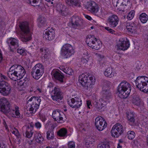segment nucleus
<instances>
[{"label": "nucleus", "instance_id": "obj_1", "mask_svg": "<svg viewBox=\"0 0 148 148\" xmlns=\"http://www.w3.org/2000/svg\"><path fill=\"white\" fill-rule=\"evenodd\" d=\"M25 73V69L21 65H14L11 66L8 72L9 77L11 79L16 81L22 78ZM17 88L19 91L23 90L27 86L25 79L19 80L17 82Z\"/></svg>", "mask_w": 148, "mask_h": 148}, {"label": "nucleus", "instance_id": "obj_2", "mask_svg": "<svg viewBox=\"0 0 148 148\" xmlns=\"http://www.w3.org/2000/svg\"><path fill=\"white\" fill-rule=\"evenodd\" d=\"M19 35L21 40L23 42H27L32 38V32L31 31L28 22H23L20 23Z\"/></svg>", "mask_w": 148, "mask_h": 148}, {"label": "nucleus", "instance_id": "obj_3", "mask_svg": "<svg viewBox=\"0 0 148 148\" xmlns=\"http://www.w3.org/2000/svg\"><path fill=\"white\" fill-rule=\"evenodd\" d=\"M102 93L103 95V98H101L96 102L95 106L99 111L102 112L106 109V101L111 97V94L108 90H103Z\"/></svg>", "mask_w": 148, "mask_h": 148}, {"label": "nucleus", "instance_id": "obj_4", "mask_svg": "<svg viewBox=\"0 0 148 148\" xmlns=\"http://www.w3.org/2000/svg\"><path fill=\"white\" fill-rule=\"evenodd\" d=\"M131 90L130 84L127 82L123 81L118 85L117 88V93L119 95L124 98L128 97Z\"/></svg>", "mask_w": 148, "mask_h": 148}, {"label": "nucleus", "instance_id": "obj_5", "mask_svg": "<svg viewBox=\"0 0 148 148\" xmlns=\"http://www.w3.org/2000/svg\"><path fill=\"white\" fill-rule=\"evenodd\" d=\"M136 87L141 91L148 94V77H138L135 81Z\"/></svg>", "mask_w": 148, "mask_h": 148}, {"label": "nucleus", "instance_id": "obj_6", "mask_svg": "<svg viewBox=\"0 0 148 148\" xmlns=\"http://www.w3.org/2000/svg\"><path fill=\"white\" fill-rule=\"evenodd\" d=\"M95 79L93 76L89 77L88 74H82L81 75L79 78V81L81 85L86 87L91 88L95 82Z\"/></svg>", "mask_w": 148, "mask_h": 148}, {"label": "nucleus", "instance_id": "obj_7", "mask_svg": "<svg viewBox=\"0 0 148 148\" xmlns=\"http://www.w3.org/2000/svg\"><path fill=\"white\" fill-rule=\"evenodd\" d=\"M32 102L30 105L27 108V110L31 114H34L39 108L41 102L40 97H32L28 101V103Z\"/></svg>", "mask_w": 148, "mask_h": 148}, {"label": "nucleus", "instance_id": "obj_8", "mask_svg": "<svg viewBox=\"0 0 148 148\" xmlns=\"http://www.w3.org/2000/svg\"><path fill=\"white\" fill-rule=\"evenodd\" d=\"M86 43L89 47L95 50L100 49L102 47L101 42L93 36L89 35L86 38Z\"/></svg>", "mask_w": 148, "mask_h": 148}, {"label": "nucleus", "instance_id": "obj_9", "mask_svg": "<svg viewBox=\"0 0 148 148\" xmlns=\"http://www.w3.org/2000/svg\"><path fill=\"white\" fill-rule=\"evenodd\" d=\"M75 52L74 47L69 44H66L62 47L61 54L64 58H68L73 55Z\"/></svg>", "mask_w": 148, "mask_h": 148}, {"label": "nucleus", "instance_id": "obj_10", "mask_svg": "<svg viewBox=\"0 0 148 148\" xmlns=\"http://www.w3.org/2000/svg\"><path fill=\"white\" fill-rule=\"evenodd\" d=\"M44 67L42 64H37L33 68V71L32 72L33 77L36 79H39L44 73Z\"/></svg>", "mask_w": 148, "mask_h": 148}, {"label": "nucleus", "instance_id": "obj_11", "mask_svg": "<svg viewBox=\"0 0 148 148\" xmlns=\"http://www.w3.org/2000/svg\"><path fill=\"white\" fill-rule=\"evenodd\" d=\"M10 102L7 99L3 97L0 99V111L7 114L10 112Z\"/></svg>", "mask_w": 148, "mask_h": 148}, {"label": "nucleus", "instance_id": "obj_12", "mask_svg": "<svg viewBox=\"0 0 148 148\" xmlns=\"http://www.w3.org/2000/svg\"><path fill=\"white\" fill-rule=\"evenodd\" d=\"M123 126L120 124L117 123L114 125L111 130V134L112 137L117 138L123 133Z\"/></svg>", "mask_w": 148, "mask_h": 148}, {"label": "nucleus", "instance_id": "obj_13", "mask_svg": "<svg viewBox=\"0 0 148 148\" xmlns=\"http://www.w3.org/2000/svg\"><path fill=\"white\" fill-rule=\"evenodd\" d=\"M95 124L96 128L100 131L105 129L107 125L105 120L101 116H98L95 119Z\"/></svg>", "mask_w": 148, "mask_h": 148}, {"label": "nucleus", "instance_id": "obj_14", "mask_svg": "<svg viewBox=\"0 0 148 148\" xmlns=\"http://www.w3.org/2000/svg\"><path fill=\"white\" fill-rule=\"evenodd\" d=\"M69 105L71 107L77 108H80L82 104V101L78 96H74L68 101Z\"/></svg>", "mask_w": 148, "mask_h": 148}, {"label": "nucleus", "instance_id": "obj_15", "mask_svg": "<svg viewBox=\"0 0 148 148\" xmlns=\"http://www.w3.org/2000/svg\"><path fill=\"white\" fill-rule=\"evenodd\" d=\"M10 85L4 81H0V93L4 96L8 95L10 92Z\"/></svg>", "mask_w": 148, "mask_h": 148}, {"label": "nucleus", "instance_id": "obj_16", "mask_svg": "<svg viewBox=\"0 0 148 148\" xmlns=\"http://www.w3.org/2000/svg\"><path fill=\"white\" fill-rule=\"evenodd\" d=\"M130 46L129 40L126 38H121L118 42L117 49L123 51L127 50Z\"/></svg>", "mask_w": 148, "mask_h": 148}, {"label": "nucleus", "instance_id": "obj_17", "mask_svg": "<svg viewBox=\"0 0 148 148\" xmlns=\"http://www.w3.org/2000/svg\"><path fill=\"white\" fill-rule=\"evenodd\" d=\"M86 8L89 11L94 13H97L98 11V7L96 3L92 1H90L86 4H84Z\"/></svg>", "mask_w": 148, "mask_h": 148}, {"label": "nucleus", "instance_id": "obj_18", "mask_svg": "<svg viewBox=\"0 0 148 148\" xmlns=\"http://www.w3.org/2000/svg\"><path fill=\"white\" fill-rule=\"evenodd\" d=\"M63 113L58 110L53 111L52 117L53 118L58 122L60 123H63L64 122L63 116Z\"/></svg>", "mask_w": 148, "mask_h": 148}, {"label": "nucleus", "instance_id": "obj_19", "mask_svg": "<svg viewBox=\"0 0 148 148\" xmlns=\"http://www.w3.org/2000/svg\"><path fill=\"white\" fill-rule=\"evenodd\" d=\"M107 21L111 27L114 28L118 24L119 18L116 15L112 14L108 17Z\"/></svg>", "mask_w": 148, "mask_h": 148}, {"label": "nucleus", "instance_id": "obj_20", "mask_svg": "<svg viewBox=\"0 0 148 148\" xmlns=\"http://www.w3.org/2000/svg\"><path fill=\"white\" fill-rule=\"evenodd\" d=\"M43 37L46 40H51L54 39L55 33L54 30L52 28L48 29L44 31Z\"/></svg>", "mask_w": 148, "mask_h": 148}, {"label": "nucleus", "instance_id": "obj_21", "mask_svg": "<svg viewBox=\"0 0 148 148\" xmlns=\"http://www.w3.org/2000/svg\"><path fill=\"white\" fill-rule=\"evenodd\" d=\"M130 3L129 0H118L116 4L114 6L120 11H123L125 7Z\"/></svg>", "mask_w": 148, "mask_h": 148}, {"label": "nucleus", "instance_id": "obj_22", "mask_svg": "<svg viewBox=\"0 0 148 148\" xmlns=\"http://www.w3.org/2000/svg\"><path fill=\"white\" fill-rule=\"evenodd\" d=\"M126 27L128 32L134 34H138L140 33V29L138 28L134 23H127Z\"/></svg>", "mask_w": 148, "mask_h": 148}, {"label": "nucleus", "instance_id": "obj_23", "mask_svg": "<svg viewBox=\"0 0 148 148\" xmlns=\"http://www.w3.org/2000/svg\"><path fill=\"white\" fill-rule=\"evenodd\" d=\"M83 54L81 61V64L86 66L88 64V63L91 58V56L90 53L86 50L84 51Z\"/></svg>", "mask_w": 148, "mask_h": 148}, {"label": "nucleus", "instance_id": "obj_24", "mask_svg": "<svg viewBox=\"0 0 148 148\" xmlns=\"http://www.w3.org/2000/svg\"><path fill=\"white\" fill-rule=\"evenodd\" d=\"M51 97L54 101H58L62 100V97L58 88L56 87L54 88L53 91V95H51Z\"/></svg>", "mask_w": 148, "mask_h": 148}, {"label": "nucleus", "instance_id": "obj_25", "mask_svg": "<svg viewBox=\"0 0 148 148\" xmlns=\"http://www.w3.org/2000/svg\"><path fill=\"white\" fill-rule=\"evenodd\" d=\"M104 75L106 77L109 78L115 77L116 73L112 68L108 67L106 69L103 71Z\"/></svg>", "mask_w": 148, "mask_h": 148}, {"label": "nucleus", "instance_id": "obj_26", "mask_svg": "<svg viewBox=\"0 0 148 148\" xmlns=\"http://www.w3.org/2000/svg\"><path fill=\"white\" fill-rule=\"evenodd\" d=\"M51 74L56 79L61 82H63L64 76L61 73L60 71L58 69H54L52 71Z\"/></svg>", "mask_w": 148, "mask_h": 148}, {"label": "nucleus", "instance_id": "obj_27", "mask_svg": "<svg viewBox=\"0 0 148 148\" xmlns=\"http://www.w3.org/2000/svg\"><path fill=\"white\" fill-rule=\"evenodd\" d=\"M6 115L9 114L11 116L14 117L19 118L20 117V114L19 112V108L18 107L16 106L14 109H11L10 108V112Z\"/></svg>", "mask_w": 148, "mask_h": 148}, {"label": "nucleus", "instance_id": "obj_28", "mask_svg": "<svg viewBox=\"0 0 148 148\" xmlns=\"http://www.w3.org/2000/svg\"><path fill=\"white\" fill-rule=\"evenodd\" d=\"M126 114L129 123L131 125H134L135 121L134 112L130 110L127 111L126 112Z\"/></svg>", "mask_w": 148, "mask_h": 148}, {"label": "nucleus", "instance_id": "obj_29", "mask_svg": "<svg viewBox=\"0 0 148 148\" xmlns=\"http://www.w3.org/2000/svg\"><path fill=\"white\" fill-rule=\"evenodd\" d=\"M43 138L41 134L40 133L37 132L35 134L32 142L34 143H41L43 142Z\"/></svg>", "mask_w": 148, "mask_h": 148}, {"label": "nucleus", "instance_id": "obj_30", "mask_svg": "<svg viewBox=\"0 0 148 148\" xmlns=\"http://www.w3.org/2000/svg\"><path fill=\"white\" fill-rule=\"evenodd\" d=\"M130 101L134 105L136 106H139L141 103L139 96L137 95H133L130 99Z\"/></svg>", "mask_w": 148, "mask_h": 148}, {"label": "nucleus", "instance_id": "obj_31", "mask_svg": "<svg viewBox=\"0 0 148 148\" xmlns=\"http://www.w3.org/2000/svg\"><path fill=\"white\" fill-rule=\"evenodd\" d=\"M7 41L8 44L14 47V48H16L18 46V41L16 38H10L8 39Z\"/></svg>", "mask_w": 148, "mask_h": 148}, {"label": "nucleus", "instance_id": "obj_32", "mask_svg": "<svg viewBox=\"0 0 148 148\" xmlns=\"http://www.w3.org/2000/svg\"><path fill=\"white\" fill-rule=\"evenodd\" d=\"M56 9L63 15H65L66 14L65 9L64 8L63 5L60 3L57 4L56 7Z\"/></svg>", "mask_w": 148, "mask_h": 148}, {"label": "nucleus", "instance_id": "obj_33", "mask_svg": "<svg viewBox=\"0 0 148 148\" xmlns=\"http://www.w3.org/2000/svg\"><path fill=\"white\" fill-rule=\"evenodd\" d=\"M79 20L78 17H73L72 18L71 23L73 27L77 28L79 25Z\"/></svg>", "mask_w": 148, "mask_h": 148}, {"label": "nucleus", "instance_id": "obj_34", "mask_svg": "<svg viewBox=\"0 0 148 148\" xmlns=\"http://www.w3.org/2000/svg\"><path fill=\"white\" fill-rule=\"evenodd\" d=\"M139 19L142 23H145L148 21V16L145 13H142L140 15Z\"/></svg>", "mask_w": 148, "mask_h": 148}, {"label": "nucleus", "instance_id": "obj_35", "mask_svg": "<svg viewBox=\"0 0 148 148\" xmlns=\"http://www.w3.org/2000/svg\"><path fill=\"white\" fill-rule=\"evenodd\" d=\"M48 49L45 48H42L40 49V52L41 53V57L44 59H47L48 57V53L47 52Z\"/></svg>", "mask_w": 148, "mask_h": 148}, {"label": "nucleus", "instance_id": "obj_36", "mask_svg": "<svg viewBox=\"0 0 148 148\" xmlns=\"http://www.w3.org/2000/svg\"><path fill=\"white\" fill-rule=\"evenodd\" d=\"M67 130L64 128H62L58 132V134L61 137H66L67 135Z\"/></svg>", "mask_w": 148, "mask_h": 148}, {"label": "nucleus", "instance_id": "obj_37", "mask_svg": "<svg viewBox=\"0 0 148 148\" xmlns=\"http://www.w3.org/2000/svg\"><path fill=\"white\" fill-rule=\"evenodd\" d=\"M135 133L134 131H129L127 132V136L128 139L132 140L135 138Z\"/></svg>", "mask_w": 148, "mask_h": 148}, {"label": "nucleus", "instance_id": "obj_38", "mask_svg": "<svg viewBox=\"0 0 148 148\" xmlns=\"http://www.w3.org/2000/svg\"><path fill=\"white\" fill-rule=\"evenodd\" d=\"M10 131L12 133L15 135L17 138H19L20 135L18 131L14 127L12 126L10 127Z\"/></svg>", "mask_w": 148, "mask_h": 148}, {"label": "nucleus", "instance_id": "obj_39", "mask_svg": "<svg viewBox=\"0 0 148 148\" xmlns=\"http://www.w3.org/2000/svg\"><path fill=\"white\" fill-rule=\"evenodd\" d=\"M135 12L134 10L130 11L128 14L127 18L129 20H131L133 19L134 16Z\"/></svg>", "mask_w": 148, "mask_h": 148}, {"label": "nucleus", "instance_id": "obj_40", "mask_svg": "<svg viewBox=\"0 0 148 148\" xmlns=\"http://www.w3.org/2000/svg\"><path fill=\"white\" fill-rule=\"evenodd\" d=\"M17 52L21 55L25 56L27 54V51L25 49L21 48L17 49Z\"/></svg>", "mask_w": 148, "mask_h": 148}, {"label": "nucleus", "instance_id": "obj_41", "mask_svg": "<svg viewBox=\"0 0 148 148\" xmlns=\"http://www.w3.org/2000/svg\"><path fill=\"white\" fill-rule=\"evenodd\" d=\"M45 18L43 17H40L37 19L38 24L39 26H41L45 22Z\"/></svg>", "mask_w": 148, "mask_h": 148}, {"label": "nucleus", "instance_id": "obj_42", "mask_svg": "<svg viewBox=\"0 0 148 148\" xmlns=\"http://www.w3.org/2000/svg\"><path fill=\"white\" fill-rule=\"evenodd\" d=\"M65 69L64 72L70 75H72L73 74V71L71 68L66 67Z\"/></svg>", "mask_w": 148, "mask_h": 148}, {"label": "nucleus", "instance_id": "obj_43", "mask_svg": "<svg viewBox=\"0 0 148 148\" xmlns=\"http://www.w3.org/2000/svg\"><path fill=\"white\" fill-rule=\"evenodd\" d=\"M54 137V134L52 131H48L47 132V137L48 139H52Z\"/></svg>", "mask_w": 148, "mask_h": 148}, {"label": "nucleus", "instance_id": "obj_44", "mask_svg": "<svg viewBox=\"0 0 148 148\" xmlns=\"http://www.w3.org/2000/svg\"><path fill=\"white\" fill-rule=\"evenodd\" d=\"M28 2H29L31 5L35 6L36 4L38 3V2H40L41 0H27Z\"/></svg>", "mask_w": 148, "mask_h": 148}, {"label": "nucleus", "instance_id": "obj_45", "mask_svg": "<svg viewBox=\"0 0 148 148\" xmlns=\"http://www.w3.org/2000/svg\"><path fill=\"white\" fill-rule=\"evenodd\" d=\"M95 56L96 58L100 60H102L105 58V56L104 55L99 53H96Z\"/></svg>", "mask_w": 148, "mask_h": 148}, {"label": "nucleus", "instance_id": "obj_46", "mask_svg": "<svg viewBox=\"0 0 148 148\" xmlns=\"http://www.w3.org/2000/svg\"><path fill=\"white\" fill-rule=\"evenodd\" d=\"M42 124L38 121L37 122L35 123L34 126L37 129L39 130L42 127Z\"/></svg>", "mask_w": 148, "mask_h": 148}, {"label": "nucleus", "instance_id": "obj_47", "mask_svg": "<svg viewBox=\"0 0 148 148\" xmlns=\"http://www.w3.org/2000/svg\"><path fill=\"white\" fill-rule=\"evenodd\" d=\"M76 128L77 130L81 131L84 129L83 125L82 124L77 125Z\"/></svg>", "mask_w": 148, "mask_h": 148}, {"label": "nucleus", "instance_id": "obj_48", "mask_svg": "<svg viewBox=\"0 0 148 148\" xmlns=\"http://www.w3.org/2000/svg\"><path fill=\"white\" fill-rule=\"evenodd\" d=\"M68 146L69 148H75V144L73 141H70L69 142Z\"/></svg>", "mask_w": 148, "mask_h": 148}, {"label": "nucleus", "instance_id": "obj_49", "mask_svg": "<svg viewBox=\"0 0 148 148\" xmlns=\"http://www.w3.org/2000/svg\"><path fill=\"white\" fill-rule=\"evenodd\" d=\"M104 28L105 29L108 31L109 32L112 34H114V31L113 29H111L109 27H104Z\"/></svg>", "mask_w": 148, "mask_h": 148}, {"label": "nucleus", "instance_id": "obj_50", "mask_svg": "<svg viewBox=\"0 0 148 148\" xmlns=\"http://www.w3.org/2000/svg\"><path fill=\"white\" fill-rule=\"evenodd\" d=\"M33 133L32 132H29L28 131H26V136L28 138H30L33 135Z\"/></svg>", "mask_w": 148, "mask_h": 148}, {"label": "nucleus", "instance_id": "obj_51", "mask_svg": "<svg viewBox=\"0 0 148 148\" xmlns=\"http://www.w3.org/2000/svg\"><path fill=\"white\" fill-rule=\"evenodd\" d=\"M106 145L104 143H101L98 145L97 148H107Z\"/></svg>", "mask_w": 148, "mask_h": 148}, {"label": "nucleus", "instance_id": "obj_52", "mask_svg": "<svg viewBox=\"0 0 148 148\" xmlns=\"http://www.w3.org/2000/svg\"><path fill=\"white\" fill-rule=\"evenodd\" d=\"M86 104L87 107L89 108H90L91 106V102L90 101L88 100L86 101Z\"/></svg>", "mask_w": 148, "mask_h": 148}, {"label": "nucleus", "instance_id": "obj_53", "mask_svg": "<svg viewBox=\"0 0 148 148\" xmlns=\"http://www.w3.org/2000/svg\"><path fill=\"white\" fill-rule=\"evenodd\" d=\"M0 148H7L6 145L3 142L0 143Z\"/></svg>", "mask_w": 148, "mask_h": 148}, {"label": "nucleus", "instance_id": "obj_54", "mask_svg": "<svg viewBox=\"0 0 148 148\" xmlns=\"http://www.w3.org/2000/svg\"><path fill=\"white\" fill-rule=\"evenodd\" d=\"M98 14L100 16H103L105 15V13L104 12V11L103 10H101L100 12H99Z\"/></svg>", "mask_w": 148, "mask_h": 148}, {"label": "nucleus", "instance_id": "obj_55", "mask_svg": "<svg viewBox=\"0 0 148 148\" xmlns=\"http://www.w3.org/2000/svg\"><path fill=\"white\" fill-rule=\"evenodd\" d=\"M84 15L85 18L87 19L90 21L92 20V18L90 16L86 14H84Z\"/></svg>", "mask_w": 148, "mask_h": 148}, {"label": "nucleus", "instance_id": "obj_56", "mask_svg": "<svg viewBox=\"0 0 148 148\" xmlns=\"http://www.w3.org/2000/svg\"><path fill=\"white\" fill-rule=\"evenodd\" d=\"M53 86V84L52 83H49L47 86V88H49V89H51V88H52Z\"/></svg>", "mask_w": 148, "mask_h": 148}, {"label": "nucleus", "instance_id": "obj_57", "mask_svg": "<svg viewBox=\"0 0 148 148\" xmlns=\"http://www.w3.org/2000/svg\"><path fill=\"white\" fill-rule=\"evenodd\" d=\"M0 76L2 79H6L7 78L6 77L2 74H0Z\"/></svg>", "mask_w": 148, "mask_h": 148}, {"label": "nucleus", "instance_id": "obj_58", "mask_svg": "<svg viewBox=\"0 0 148 148\" xmlns=\"http://www.w3.org/2000/svg\"><path fill=\"white\" fill-rule=\"evenodd\" d=\"M3 58L2 56V54L1 52V50L0 49V62L2 60Z\"/></svg>", "mask_w": 148, "mask_h": 148}, {"label": "nucleus", "instance_id": "obj_59", "mask_svg": "<svg viewBox=\"0 0 148 148\" xmlns=\"http://www.w3.org/2000/svg\"><path fill=\"white\" fill-rule=\"evenodd\" d=\"M59 68L60 70L63 71L64 72L65 71V69H66V68H65L62 66H61Z\"/></svg>", "mask_w": 148, "mask_h": 148}, {"label": "nucleus", "instance_id": "obj_60", "mask_svg": "<svg viewBox=\"0 0 148 148\" xmlns=\"http://www.w3.org/2000/svg\"><path fill=\"white\" fill-rule=\"evenodd\" d=\"M123 141L122 140L120 139L119 140V143H118L122 144H123Z\"/></svg>", "mask_w": 148, "mask_h": 148}, {"label": "nucleus", "instance_id": "obj_61", "mask_svg": "<svg viewBox=\"0 0 148 148\" xmlns=\"http://www.w3.org/2000/svg\"><path fill=\"white\" fill-rule=\"evenodd\" d=\"M122 147V145L118 143L117 146V148H121Z\"/></svg>", "mask_w": 148, "mask_h": 148}, {"label": "nucleus", "instance_id": "obj_62", "mask_svg": "<svg viewBox=\"0 0 148 148\" xmlns=\"http://www.w3.org/2000/svg\"><path fill=\"white\" fill-rule=\"evenodd\" d=\"M36 92H41V90L40 88H38L36 90Z\"/></svg>", "mask_w": 148, "mask_h": 148}, {"label": "nucleus", "instance_id": "obj_63", "mask_svg": "<svg viewBox=\"0 0 148 148\" xmlns=\"http://www.w3.org/2000/svg\"><path fill=\"white\" fill-rule=\"evenodd\" d=\"M30 60H29L27 61L26 62V64H29L30 63Z\"/></svg>", "mask_w": 148, "mask_h": 148}, {"label": "nucleus", "instance_id": "obj_64", "mask_svg": "<svg viewBox=\"0 0 148 148\" xmlns=\"http://www.w3.org/2000/svg\"><path fill=\"white\" fill-rule=\"evenodd\" d=\"M53 0H45L47 2H50L51 1H53Z\"/></svg>", "mask_w": 148, "mask_h": 148}]
</instances>
